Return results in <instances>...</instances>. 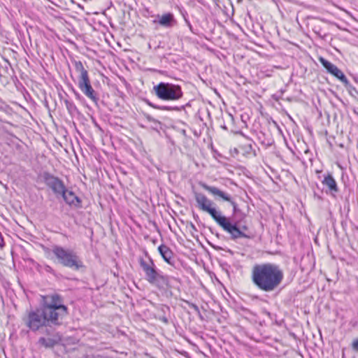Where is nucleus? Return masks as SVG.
Masks as SVG:
<instances>
[{
	"instance_id": "1",
	"label": "nucleus",
	"mask_w": 358,
	"mask_h": 358,
	"mask_svg": "<svg viewBox=\"0 0 358 358\" xmlns=\"http://www.w3.org/2000/svg\"><path fill=\"white\" fill-rule=\"evenodd\" d=\"M68 314V308L61 296L57 294L42 296L41 307L28 313L24 318L25 324L33 331L43 327L60 325Z\"/></svg>"
},
{
	"instance_id": "2",
	"label": "nucleus",
	"mask_w": 358,
	"mask_h": 358,
	"mask_svg": "<svg viewBox=\"0 0 358 358\" xmlns=\"http://www.w3.org/2000/svg\"><path fill=\"white\" fill-rule=\"evenodd\" d=\"M194 199L198 207L203 211L208 213L215 222L227 234L231 240L238 238H250L245 231L248 230L246 225H241L238 222H234L231 217L223 215L221 211L213 207L214 203L207 196L199 192H194Z\"/></svg>"
},
{
	"instance_id": "3",
	"label": "nucleus",
	"mask_w": 358,
	"mask_h": 358,
	"mask_svg": "<svg viewBox=\"0 0 358 358\" xmlns=\"http://www.w3.org/2000/svg\"><path fill=\"white\" fill-rule=\"evenodd\" d=\"M250 279L253 285L264 292L276 290L284 279V272L279 265L264 262L255 264L251 269Z\"/></svg>"
},
{
	"instance_id": "4",
	"label": "nucleus",
	"mask_w": 358,
	"mask_h": 358,
	"mask_svg": "<svg viewBox=\"0 0 358 358\" xmlns=\"http://www.w3.org/2000/svg\"><path fill=\"white\" fill-rule=\"evenodd\" d=\"M52 252L56 257L57 262L63 266L75 271H84L85 266L78 255L72 249L66 248L59 245H54Z\"/></svg>"
},
{
	"instance_id": "5",
	"label": "nucleus",
	"mask_w": 358,
	"mask_h": 358,
	"mask_svg": "<svg viewBox=\"0 0 358 358\" xmlns=\"http://www.w3.org/2000/svg\"><path fill=\"white\" fill-rule=\"evenodd\" d=\"M139 264L145 274V280L149 283L159 289H164L169 285L168 276L164 275L157 270L153 260L150 257L149 262H146L143 258H141Z\"/></svg>"
},
{
	"instance_id": "6",
	"label": "nucleus",
	"mask_w": 358,
	"mask_h": 358,
	"mask_svg": "<svg viewBox=\"0 0 358 358\" xmlns=\"http://www.w3.org/2000/svg\"><path fill=\"white\" fill-rule=\"evenodd\" d=\"M152 92L158 99L163 101H178L183 96V92L180 85L166 82H160L155 85Z\"/></svg>"
},
{
	"instance_id": "7",
	"label": "nucleus",
	"mask_w": 358,
	"mask_h": 358,
	"mask_svg": "<svg viewBox=\"0 0 358 358\" xmlns=\"http://www.w3.org/2000/svg\"><path fill=\"white\" fill-rule=\"evenodd\" d=\"M202 187L211 194L217 201L228 202L233 207V215H236L240 211L238 203L235 198L230 194L221 190L217 187L210 186L205 183L201 185Z\"/></svg>"
},
{
	"instance_id": "8",
	"label": "nucleus",
	"mask_w": 358,
	"mask_h": 358,
	"mask_svg": "<svg viewBox=\"0 0 358 358\" xmlns=\"http://www.w3.org/2000/svg\"><path fill=\"white\" fill-rule=\"evenodd\" d=\"M40 178L57 196H61L65 192L66 185L64 181L53 174L44 171L41 173Z\"/></svg>"
},
{
	"instance_id": "9",
	"label": "nucleus",
	"mask_w": 358,
	"mask_h": 358,
	"mask_svg": "<svg viewBox=\"0 0 358 358\" xmlns=\"http://www.w3.org/2000/svg\"><path fill=\"white\" fill-rule=\"evenodd\" d=\"M80 90L93 103L97 104L99 101L98 94L93 89L90 78L77 82Z\"/></svg>"
},
{
	"instance_id": "10",
	"label": "nucleus",
	"mask_w": 358,
	"mask_h": 358,
	"mask_svg": "<svg viewBox=\"0 0 358 358\" xmlns=\"http://www.w3.org/2000/svg\"><path fill=\"white\" fill-rule=\"evenodd\" d=\"M152 23L159 24L163 28L171 29L177 24V20L172 13L168 12L162 15H157Z\"/></svg>"
},
{
	"instance_id": "11",
	"label": "nucleus",
	"mask_w": 358,
	"mask_h": 358,
	"mask_svg": "<svg viewBox=\"0 0 358 358\" xmlns=\"http://www.w3.org/2000/svg\"><path fill=\"white\" fill-rule=\"evenodd\" d=\"M158 251L163 259L171 266L176 267V259L173 252L166 245L158 247Z\"/></svg>"
},
{
	"instance_id": "12",
	"label": "nucleus",
	"mask_w": 358,
	"mask_h": 358,
	"mask_svg": "<svg viewBox=\"0 0 358 358\" xmlns=\"http://www.w3.org/2000/svg\"><path fill=\"white\" fill-rule=\"evenodd\" d=\"M61 196L68 205L76 208L82 207V200L73 191L69 190L66 187L65 192Z\"/></svg>"
},
{
	"instance_id": "13",
	"label": "nucleus",
	"mask_w": 358,
	"mask_h": 358,
	"mask_svg": "<svg viewBox=\"0 0 358 358\" xmlns=\"http://www.w3.org/2000/svg\"><path fill=\"white\" fill-rule=\"evenodd\" d=\"M322 183L328 187L329 193L334 196H335L336 194L339 191L337 182L331 173L324 176Z\"/></svg>"
},
{
	"instance_id": "14",
	"label": "nucleus",
	"mask_w": 358,
	"mask_h": 358,
	"mask_svg": "<svg viewBox=\"0 0 358 358\" xmlns=\"http://www.w3.org/2000/svg\"><path fill=\"white\" fill-rule=\"evenodd\" d=\"M75 71L78 73L77 82L90 78L88 71L84 67L81 61H72Z\"/></svg>"
},
{
	"instance_id": "15",
	"label": "nucleus",
	"mask_w": 358,
	"mask_h": 358,
	"mask_svg": "<svg viewBox=\"0 0 358 358\" xmlns=\"http://www.w3.org/2000/svg\"><path fill=\"white\" fill-rule=\"evenodd\" d=\"M332 76L338 79L341 82H342L345 85H349V81L345 74L336 66L332 72L331 73Z\"/></svg>"
},
{
	"instance_id": "16",
	"label": "nucleus",
	"mask_w": 358,
	"mask_h": 358,
	"mask_svg": "<svg viewBox=\"0 0 358 358\" xmlns=\"http://www.w3.org/2000/svg\"><path fill=\"white\" fill-rule=\"evenodd\" d=\"M57 342L51 338H44L41 337L38 339V344H40L42 346H44L46 348H53L56 345Z\"/></svg>"
},
{
	"instance_id": "17",
	"label": "nucleus",
	"mask_w": 358,
	"mask_h": 358,
	"mask_svg": "<svg viewBox=\"0 0 358 358\" xmlns=\"http://www.w3.org/2000/svg\"><path fill=\"white\" fill-rule=\"evenodd\" d=\"M148 104L153 108L159 109V110H168V111H171V110L180 111V110H181V108L178 107V106H158V105L154 104L150 101L148 102Z\"/></svg>"
},
{
	"instance_id": "18",
	"label": "nucleus",
	"mask_w": 358,
	"mask_h": 358,
	"mask_svg": "<svg viewBox=\"0 0 358 358\" xmlns=\"http://www.w3.org/2000/svg\"><path fill=\"white\" fill-rule=\"evenodd\" d=\"M318 60L323 66V67L327 70V71L331 74L336 65L333 64L323 57H319Z\"/></svg>"
},
{
	"instance_id": "19",
	"label": "nucleus",
	"mask_w": 358,
	"mask_h": 358,
	"mask_svg": "<svg viewBox=\"0 0 358 358\" xmlns=\"http://www.w3.org/2000/svg\"><path fill=\"white\" fill-rule=\"evenodd\" d=\"M240 148L244 151L245 154L250 155L252 152H255L251 140H249L248 143L241 145Z\"/></svg>"
},
{
	"instance_id": "20",
	"label": "nucleus",
	"mask_w": 358,
	"mask_h": 358,
	"mask_svg": "<svg viewBox=\"0 0 358 358\" xmlns=\"http://www.w3.org/2000/svg\"><path fill=\"white\" fill-rule=\"evenodd\" d=\"M64 103L67 110L69 112H72L73 110L76 109L75 104L72 101L66 99L64 100Z\"/></svg>"
},
{
	"instance_id": "21",
	"label": "nucleus",
	"mask_w": 358,
	"mask_h": 358,
	"mask_svg": "<svg viewBox=\"0 0 358 358\" xmlns=\"http://www.w3.org/2000/svg\"><path fill=\"white\" fill-rule=\"evenodd\" d=\"M145 118L147 119V120L150 122H152L154 123L155 125H158V124H160V122L155 120L154 117H152L151 115H145Z\"/></svg>"
},
{
	"instance_id": "22",
	"label": "nucleus",
	"mask_w": 358,
	"mask_h": 358,
	"mask_svg": "<svg viewBox=\"0 0 358 358\" xmlns=\"http://www.w3.org/2000/svg\"><path fill=\"white\" fill-rule=\"evenodd\" d=\"M181 13L182 15V17L184 18V20H185V23L187 24V25L188 26L189 29L192 31V26L190 22L189 21V20L186 17V15H187V12L184 11V12H181Z\"/></svg>"
},
{
	"instance_id": "23",
	"label": "nucleus",
	"mask_w": 358,
	"mask_h": 358,
	"mask_svg": "<svg viewBox=\"0 0 358 358\" xmlns=\"http://www.w3.org/2000/svg\"><path fill=\"white\" fill-rule=\"evenodd\" d=\"M352 348L354 350L358 351V338L353 341Z\"/></svg>"
},
{
	"instance_id": "24",
	"label": "nucleus",
	"mask_w": 358,
	"mask_h": 358,
	"mask_svg": "<svg viewBox=\"0 0 358 358\" xmlns=\"http://www.w3.org/2000/svg\"><path fill=\"white\" fill-rule=\"evenodd\" d=\"M188 304H189V306L192 308H193L195 311H196V312H199V307H198L196 304L192 303H189V302H188Z\"/></svg>"
},
{
	"instance_id": "25",
	"label": "nucleus",
	"mask_w": 358,
	"mask_h": 358,
	"mask_svg": "<svg viewBox=\"0 0 358 358\" xmlns=\"http://www.w3.org/2000/svg\"><path fill=\"white\" fill-rule=\"evenodd\" d=\"M160 320L162 321L163 322L166 323V324H167L169 322V320L165 316L162 317L160 318Z\"/></svg>"
},
{
	"instance_id": "26",
	"label": "nucleus",
	"mask_w": 358,
	"mask_h": 358,
	"mask_svg": "<svg viewBox=\"0 0 358 358\" xmlns=\"http://www.w3.org/2000/svg\"><path fill=\"white\" fill-rule=\"evenodd\" d=\"M73 92L75 96H76V98L80 99V94L74 89H73Z\"/></svg>"
},
{
	"instance_id": "27",
	"label": "nucleus",
	"mask_w": 358,
	"mask_h": 358,
	"mask_svg": "<svg viewBox=\"0 0 358 358\" xmlns=\"http://www.w3.org/2000/svg\"><path fill=\"white\" fill-rule=\"evenodd\" d=\"M166 310H169V307L167 306H164L162 308V310L165 313V311Z\"/></svg>"
},
{
	"instance_id": "28",
	"label": "nucleus",
	"mask_w": 358,
	"mask_h": 358,
	"mask_svg": "<svg viewBox=\"0 0 358 358\" xmlns=\"http://www.w3.org/2000/svg\"><path fill=\"white\" fill-rule=\"evenodd\" d=\"M3 102L0 100V108L3 107Z\"/></svg>"
}]
</instances>
